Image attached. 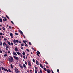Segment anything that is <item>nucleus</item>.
Segmentation results:
<instances>
[{
  "mask_svg": "<svg viewBox=\"0 0 73 73\" xmlns=\"http://www.w3.org/2000/svg\"><path fill=\"white\" fill-rule=\"evenodd\" d=\"M32 49H33V50H35V51H36L35 50V49H34V48L33 47H32Z\"/></svg>",
  "mask_w": 73,
  "mask_h": 73,
  "instance_id": "59",
  "label": "nucleus"
},
{
  "mask_svg": "<svg viewBox=\"0 0 73 73\" xmlns=\"http://www.w3.org/2000/svg\"><path fill=\"white\" fill-rule=\"evenodd\" d=\"M36 53H38V54H40V52H36Z\"/></svg>",
  "mask_w": 73,
  "mask_h": 73,
  "instance_id": "45",
  "label": "nucleus"
},
{
  "mask_svg": "<svg viewBox=\"0 0 73 73\" xmlns=\"http://www.w3.org/2000/svg\"><path fill=\"white\" fill-rule=\"evenodd\" d=\"M5 47H6V48H9V46H8V45H7V46H6Z\"/></svg>",
  "mask_w": 73,
  "mask_h": 73,
  "instance_id": "28",
  "label": "nucleus"
},
{
  "mask_svg": "<svg viewBox=\"0 0 73 73\" xmlns=\"http://www.w3.org/2000/svg\"><path fill=\"white\" fill-rule=\"evenodd\" d=\"M17 53L18 55H20V53L19 52H17Z\"/></svg>",
  "mask_w": 73,
  "mask_h": 73,
  "instance_id": "20",
  "label": "nucleus"
},
{
  "mask_svg": "<svg viewBox=\"0 0 73 73\" xmlns=\"http://www.w3.org/2000/svg\"><path fill=\"white\" fill-rule=\"evenodd\" d=\"M25 52H23L22 53V54H23V55H25Z\"/></svg>",
  "mask_w": 73,
  "mask_h": 73,
  "instance_id": "30",
  "label": "nucleus"
},
{
  "mask_svg": "<svg viewBox=\"0 0 73 73\" xmlns=\"http://www.w3.org/2000/svg\"><path fill=\"white\" fill-rule=\"evenodd\" d=\"M35 69H36L37 70V68L35 67Z\"/></svg>",
  "mask_w": 73,
  "mask_h": 73,
  "instance_id": "61",
  "label": "nucleus"
},
{
  "mask_svg": "<svg viewBox=\"0 0 73 73\" xmlns=\"http://www.w3.org/2000/svg\"><path fill=\"white\" fill-rule=\"evenodd\" d=\"M11 38H13V37L12 36H11Z\"/></svg>",
  "mask_w": 73,
  "mask_h": 73,
  "instance_id": "56",
  "label": "nucleus"
},
{
  "mask_svg": "<svg viewBox=\"0 0 73 73\" xmlns=\"http://www.w3.org/2000/svg\"><path fill=\"white\" fill-rule=\"evenodd\" d=\"M2 28L4 30V31H5V29L4 27H2Z\"/></svg>",
  "mask_w": 73,
  "mask_h": 73,
  "instance_id": "21",
  "label": "nucleus"
},
{
  "mask_svg": "<svg viewBox=\"0 0 73 73\" xmlns=\"http://www.w3.org/2000/svg\"><path fill=\"white\" fill-rule=\"evenodd\" d=\"M35 72L36 73H37V70H36V69L35 70Z\"/></svg>",
  "mask_w": 73,
  "mask_h": 73,
  "instance_id": "34",
  "label": "nucleus"
},
{
  "mask_svg": "<svg viewBox=\"0 0 73 73\" xmlns=\"http://www.w3.org/2000/svg\"><path fill=\"white\" fill-rule=\"evenodd\" d=\"M23 42L24 43H25V40H23Z\"/></svg>",
  "mask_w": 73,
  "mask_h": 73,
  "instance_id": "60",
  "label": "nucleus"
},
{
  "mask_svg": "<svg viewBox=\"0 0 73 73\" xmlns=\"http://www.w3.org/2000/svg\"><path fill=\"white\" fill-rule=\"evenodd\" d=\"M23 58L24 59H25V55H24L23 56Z\"/></svg>",
  "mask_w": 73,
  "mask_h": 73,
  "instance_id": "32",
  "label": "nucleus"
},
{
  "mask_svg": "<svg viewBox=\"0 0 73 73\" xmlns=\"http://www.w3.org/2000/svg\"><path fill=\"white\" fill-rule=\"evenodd\" d=\"M26 50L27 51V52H29V50L28 49H26Z\"/></svg>",
  "mask_w": 73,
  "mask_h": 73,
  "instance_id": "43",
  "label": "nucleus"
},
{
  "mask_svg": "<svg viewBox=\"0 0 73 73\" xmlns=\"http://www.w3.org/2000/svg\"><path fill=\"white\" fill-rule=\"evenodd\" d=\"M1 68L2 70H4V67H1Z\"/></svg>",
  "mask_w": 73,
  "mask_h": 73,
  "instance_id": "40",
  "label": "nucleus"
},
{
  "mask_svg": "<svg viewBox=\"0 0 73 73\" xmlns=\"http://www.w3.org/2000/svg\"><path fill=\"white\" fill-rule=\"evenodd\" d=\"M0 35H1V36H2V33H0Z\"/></svg>",
  "mask_w": 73,
  "mask_h": 73,
  "instance_id": "57",
  "label": "nucleus"
},
{
  "mask_svg": "<svg viewBox=\"0 0 73 73\" xmlns=\"http://www.w3.org/2000/svg\"><path fill=\"white\" fill-rule=\"evenodd\" d=\"M40 65L41 68H43V67L42 66V64H41V63H40Z\"/></svg>",
  "mask_w": 73,
  "mask_h": 73,
  "instance_id": "14",
  "label": "nucleus"
},
{
  "mask_svg": "<svg viewBox=\"0 0 73 73\" xmlns=\"http://www.w3.org/2000/svg\"><path fill=\"white\" fill-rule=\"evenodd\" d=\"M6 17L8 19H9V17L8 16V15H6Z\"/></svg>",
  "mask_w": 73,
  "mask_h": 73,
  "instance_id": "17",
  "label": "nucleus"
},
{
  "mask_svg": "<svg viewBox=\"0 0 73 73\" xmlns=\"http://www.w3.org/2000/svg\"><path fill=\"white\" fill-rule=\"evenodd\" d=\"M13 42L14 44H15L16 42V39H14L13 41Z\"/></svg>",
  "mask_w": 73,
  "mask_h": 73,
  "instance_id": "11",
  "label": "nucleus"
},
{
  "mask_svg": "<svg viewBox=\"0 0 73 73\" xmlns=\"http://www.w3.org/2000/svg\"><path fill=\"white\" fill-rule=\"evenodd\" d=\"M19 66L20 68H21L22 69H23L24 67H23V66L22 65H21V64H19Z\"/></svg>",
  "mask_w": 73,
  "mask_h": 73,
  "instance_id": "6",
  "label": "nucleus"
},
{
  "mask_svg": "<svg viewBox=\"0 0 73 73\" xmlns=\"http://www.w3.org/2000/svg\"><path fill=\"white\" fill-rule=\"evenodd\" d=\"M25 64L26 65H27V64H28V63L27 62H26V61H25Z\"/></svg>",
  "mask_w": 73,
  "mask_h": 73,
  "instance_id": "19",
  "label": "nucleus"
},
{
  "mask_svg": "<svg viewBox=\"0 0 73 73\" xmlns=\"http://www.w3.org/2000/svg\"><path fill=\"white\" fill-rule=\"evenodd\" d=\"M15 35L17 36H18V33H15Z\"/></svg>",
  "mask_w": 73,
  "mask_h": 73,
  "instance_id": "29",
  "label": "nucleus"
},
{
  "mask_svg": "<svg viewBox=\"0 0 73 73\" xmlns=\"http://www.w3.org/2000/svg\"><path fill=\"white\" fill-rule=\"evenodd\" d=\"M29 44L30 45H32V43L30 42H29Z\"/></svg>",
  "mask_w": 73,
  "mask_h": 73,
  "instance_id": "31",
  "label": "nucleus"
},
{
  "mask_svg": "<svg viewBox=\"0 0 73 73\" xmlns=\"http://www.w3.org/2000/svg\"><path fill=\"white\" fill-rule=\"evenodd\" d=\"M32 70H30V72H32Z\"/></svg>",
  "mask_w": 73,
  "mask_h": 73,
  "instance_id": "63",
  "label": "nucleus"
},
{
  "mask_svg": "<svg viewBox=\"0 0 73 73\" xmlns=\"http://www.w3.org/2000/svg\"><path fill=\"white\" fill-rule=\"evenodd\" d=\"M19 32L20 33L21 35H23V32H22L21 30H19Z\"/></svg>",
  "mask_w": 73,
  "mask_h": 73,
  "instance_id": "12",
  "label": "nucleus"
},
{
  "mask_svg": "<svg viewBox=\"0 0 73 73\" xmlns=\"http://www.w3.org/2000/svg\"><path fill=\"white\" fill-rule=\"evenodd\" d=\"M11 45H12V46H13V43L12 42H11Z\"/></svg>",
  "mask_w": 73,
  "mask_h": 73,
  "instance_id": "46",
  "label": "nucleus"
},
{
  "mask_svg": "<svg viewBox=\"0 0 73 73\" xmlns=\"http://www.w3.org/2000/svg\"><path fill=\"white\" fill-rule=\"evenodd\" d=\"M1 68L0 67V72H1Z\"/></svg>",
  "mask_w": 73,
  "mask_h": 73,
  "instance_id": "54",
  "label": "nucleus"
},
{
  "mask_svg": "<svg viewBox=\"0 0 73 73\" xmlns=\"http://www.w3.org/2000/svg\"><path fill=\"white\" fill-rule=\"evenodd\" d=\"M21 47H22V46H23L24 45V43H22L21 44Z\"/></svg>",
  "mask_w": 73,
  "mask_h": 73,
  "instance_id": "16",
  "label": "nucleus"
},
{
  "mask_svg": "<svg viewBox=\"0 0 73 73\" xmlns=\"http://www.w3.org/2000/svg\"><path fill=\"white\" fill-rule=\"evenodd\" d=\"M18 42L19 43V44H21V41H19Z\"/></svg>",
  "mask_w": 73,
  "mask_h": 73,
  "instance_id": "53",
  "label": "nucleus"
},
{
  "mask_svg": "<svg viewBox=\"0 0 73 73\" xmlns=\"http://www.w3.org/2000/svg\"><path fill=\"white\" fill-rule=\"evenodd\" d=\"M13 55H14V56H17V54L15 52H13Z\"/></svg>",
  "mask_w": 73,
  "mask_h": 73,
  "instance_id": "8",
  "label": "nucleus"
},
{
  "mask_svg": "<svg viewBox=\"0 0 73 73\" xmlns=\"http://www.w3.org/2000/svg\"><path fill=\"white\" fill-rule=\"evenodd\" d=\"M0 22H1V23L3 22V19L1 18H0Z\"/></svg>",
  "mask_w": 73,
  "mask_h": 73,
  "instance_id": "15",
  "label": "nucleus"
},
{
  "mask_svg": "<svg viewBox=\"0 0 73 73\" xmlns=\"http://www.w3.org/2000/svg\"><path fill=\"white\" fill-rule=\"evenodd\" d=\"M9 57L10 58H9V60L10 62H12V61L14 60L13 58V57L11 56H9Z\"/></svg>",
  "mask_w": 73,
  "mask_h": 73,
  "instance_id": "1",
  "label": "nucleus"
},
{
  "mask_svg": "<svg viewBox=\"0 0 73 73\" xmlns=\"http://www.w3.org/2000/svg\"><path fill=\"white\" fill-rule=\"evenodd\" d=\"M23 66L25 69H26V68H27V67L26 66V65H25V64H23Z\"/></svg>",
  "mask_w": 73,
  "mask_h": 73,
  "instance_id": "5",
  "label": "nucleus"
},
{
  "mask_svg": "<svg viewBox=\"0 0 73 73\" xmlns=\"http://www.w3.org/2000/svg\"><path fill=\"white\" fill-rule=\"evenodd\" d=\"M8 71L9 72H11V70L10 69H8Z\"/></svg>",
  "mask_w": 73,
  "mask_h": 73,
  "instance_id": "37",
  "label": "nucleus"
},
{
  "mask_svg": "<svg viewBox=\"0 0 73 73\" xmlns=\"http://www.w3.org/2000/svg\"><path fill=\"white\" fill-rule=\"evenodd\" d=\"M45 64H48V63L47 62H45Z\"/></svg>",
  "mask_w": 73,
  "mask_h": 73,
  "instance_id": "48",
  "label": "nucleus"
},
{
  "mask_svg": "<svg viewBox=\"0 0 73 73\" xmlns=\"http://www.w3.org/2000/svg\"><path fill=\"white\" fill-rule=\"evenodd\" d=\"M4 44H5V45L6 46H7V43H6L5 42H4Z\"/></svg>",
  "mask_w": 73,
  "mask_h": 73,
  "instance_id": "27",
  "label": "nucleus"
},
{
  "mask_svg": "<svg viewBox=\"0 0 73 73\" xmlns=\"http://www.w3.org/2000/svg\"><path fill=\"white\" fill-rule=\"evenodd\" d=\"M11 23H12L13 24H14V23H13V21H11Z\"/></svg>",
  "mask_w": 73,
  "mask_h": 73,
  "instance_id": "49",
  "label": "nucleus"
},
{
  "mask_svg": "<svg viewBox=\"0 0 73 73\" xmlns=\"http://www.w3.org/2000/svg\"><path fill=\"white\" fill-rule=\"evenodd\" d=\"M8 53L9 54V53H11V51H10L8 50Z\"/></svg>",
  "mask_w": 73,
  "mask_h": 73,
  "instance_id": "38",
  "label": "nucleus"
},
{
  "mask_svg": "<svg viewBox=\"0 0 73 73\" xmlns=\"http://www.w3.org/2000/svg\"><path fill=\"white\" fill-rule=\"evenodd\" d=\"M7 42L9 45H11V42H9V41H7Z\"/></svg>",
  "mask_w": 73,
  "mask_h": 73,
  "instance_id": "13",
  "label": "nucleus"
},
{
  "mask_svg": "<svg viewBox=\"0 0 73 73\" xmlns=\"http://www.w3.org/2000/svg\"><path fill=\"white\" fill-rule=\"evenodd\" d=\"M14 70L16 73H19V70L17 68H15Z\"/></svg>",
  "mask_w": 73,
  "mask_h": 73,
  "instance_id": "3",
  "label": "nucleus"
},
{
  "mask_svg": "<svg viewBox=\"0 0 73 73\" xmlns=\"http://www.w3.org/2000/svg\"><path fill=\"white\" fill-rule=\"evenodd\" d=\"M13 56L14 57V58L16 60H19V57H17L16 56Z\"/></svg>",
  "mask_w": 73,
  "mask_h": 73,
  "instance_id": "4",
  "label": "nucleus"
},
{
  "mask_svg": "<svg viewBox=\"0 0 73 73\" xmlns=\"http://www.w3.org/2000/svg\"><path fill=\"white\" fill-rule=\"evenodd\" d=\"M15 51L16 52H17L18 51V48H17L16 47L15 48Z\"/></svg>",
  "mask_w": 73,
  "mask_h": 73,
  "instance_id": "10",
  "label": "nucleus"
},
{
  "mask_svg": "<svg viewBox=\"0 0 73 73\" xmlns=\"http://www.w3.org/2000/svg\"><path fill=\"white\" fill-rule=\"evenodd\" d=\"M57 72H59V69L57 70Z\"/></svg>",
  "mask_w": 73,
  "mask_h": 73,
  "instance_id": "55",
  "label": "nucleus"
},
{
  "mask_svg": "<svg viewBox=\"0 0 73 73\" xmlns=\"http://www.w3.org/2000/svg\"><path fill=\"white\" fill-rule=\"evenodd\" d=\"M33 61L34 62H35V60L34 59H33Z\"/></svg>",
  "mask_w": 73,
  "mask_h": 73,
  "instance_id": "36",
  "label": "nucleus"
},
{
  "mask_svg": "<svg viewBox=\"0 0 73 73\" xmlns=\"http://www.w3.org/2000/svg\"><path fill=\"white\" fill-rule=\"evenodd\" d=\"M4 19H5V21H7V18H6V17H4Z\"/></svg>",
  "mask_w": 73,
  "mask_h": 73,
  "instance_id": "33",
  "label": "nucleus"
},
{
  "mask_svg": "<svg viewBox=\"0 0 73 73\" xmlns=\"http://www.w3.org/2000/svg\"><path fill=\"white\" fill-rule=\"evenodd\" d=\"M3 46H5V45H4V43H3Z\"/></svg>",
  "mask_w": 73,
  "mask_h": 73,
  "instance_id": "58",
  "label": "nucleus"
},
{
  "mask_svg": "<svg viewBox=\"0 0 73 73\" xmlns=\"http://www.w3.org/2000/svg\"><path fill=\"white\" fill-rule=\"evenodd\" d=\"M43 69L45 71H46V70H47L46 69V68H44Z\"/></svg>",
  "mask_w": 73,
  "mask_h": 73,
  "instance_id": "22",
  "label": "nucleus"
},
{
  "mask_svg": "<svg viewBox=\"0 0 73 73\" xmlns=\"http://www.w3.org/2000/svg\"><path fill=\"white\" fill-rule=\"evenodd\" d=\"M9 28L10 29H11V28H12V29H13V27H11V26H9Z\"/></svg>",
  "mask_w": 73,
  "mask_h": 73,
  "instance_id": "35",
  "label": "nucleus"
},
{
  "mask_svg": "<svg viewBox=\"0 0 73 73\" xmlns=\"http://www.w3.org/2000/svg\"><path fill=\"white\" fill-rule=\"evenodd\" d=\"M2 52H5V50H2Z\"/></svg>",
  "mask_w": 73,
  "mask_h": 73,
  "instance_id": "47",
  "label": "nucleus"
},
{
  "mask_svg": "<svg viewBox=\"0 0 73 73\" xmlns=\"http://www.w3.org/2000/svg\"><path fill=\"white\" fill-rule=\"evenodd\" d=\"M25 46H27V47H28V46L27 44H25Z\"/></svg>",
  "mask_w": 73,
  "mask_h": 73,
  "instance_id": "41",
  "label": "nucleus"
},
{
  "mask_svg": "<svg viewBox=\"0 0 73 73\" xmlns=\"http://www.w3.org/2000/svg\"><path fill=\"white\" fill-rule=\"evenodd\" d=\"M47 73H50V72H51L50 70L49 69L47 70Z\"/></svg>",
  "mask_w": 73,
  "mask_h": 73,
  "instance_id": "7",
  "label": "nucleus"
},
{
  "mask_svg": "<svg viewBox=\"0 0 73 73\" xmlns=\"http://www.w3.org/2000/svg\"><path fill=\"white\" fill-rule=\"evenodd\" d=\"M51 70L52 71V73H54V72H53V70H52L51 69Z\"/></svg>",
  "mask_w": 73,
  "mask_h": 73,
  "instance_id": "51",
  "label": "nucleus"
},
{
  "mask_svg": "<svg viewBox=\"0 0 73 73\" xmlns=\"http://www.w3.org/2000/svg\"><path fill=\"white\" fill-rule=\"evenodd\" d=\"M21 49H22L23 50V47H21Z\"/></svg>",
  "mask_w": 73,
  "mask_h": 73,
  "instance_id": "62",
  "label": "nucleus"
},
{
  "mask_svg": "<svg viewBox=\"0 0 73 73\" xmlns=\"http://www.w3.org/2000/svg\"><path fill=\"white\" fill-rule=\"evenodd\" d=\"M10 35L11 36H13V34L12 33L10 34Z\"/></svg>",
  "mask_w": 73,
  "mask_h": 73,
  "instance_id": "23",
  "label": "nucleus"
},
{
  "mask_svg": "<svg viewBox=\"0 0 73 73\" xmlns=\"http://www.w3.org/2000/svg\"><path fill=\"white\" fill-rule=\"evenodd\" d=\"M0 45H1V46L3 45V43H2V42H0Z\"/></svg>",
  "mask_w": 73,
  "mask_h": 73,
  "instance_id": "26",
  "label": "nucleus"
},
{
  "mask_svg": "<svg viewBox=\"0 0 73 73\" xmlns=\"http://www.w3.org/2000/svg\"><path fill=\"white\" fill-rule=\"evenodd\" d=\"M4 70L6 72H7L8 70L6 68H4Z\"/></svg>",
  "mask_w": 73,
  "mask_h": 73,
  "instance_id": "25",
  "label": "nucleus"
},
{
  "mask_svg": "<svg viewBox=\"0 0 73 73\" xmlns=\"http://www.w3.org/2000/svg\"><path fill=\"white\" fill-rule=\"evenodd\" d=\"M3 21H5V19H3Z\"/></svg>",
  "mask_w": 73,
  "mask_h": 73,
  "instance_id": "64",
  "label": "nucleus"
},
{
  "mask_svg": "<svg viewBox=\"0 0 73 73\" xmlns=\"http://www.w3.org/2000/svg\"><path fill=\"white\" fill-rule=\"evenodd\" d=\"M36 65H39V64L38 63V61H37V60H36Z\"/></svg>",
  "mask_w": 73,
  "mask_h": 73,
  "instance_id": "9",
  "label": "nucleus"
},
{
  "mask_svg": "<svg viewBox=\"0 0 73 73\" xmlns=\"http://www.w3.org/2000/svg\"><path fill=\"white\" fill-rule=\"evenodd\" d=\"M3 56L4 57H6V56H7V54H5Z\"/></svg>",
  "mask_w": 73,
  "mask_h": 73,
  "instance_id": "24",
  "label": "nucleus"
},
{
  "mask_svg": "<svg viewBox=\"0 0 73 73\" xmlns=\"http://www.w3.org/2000/svg\"><path fill=\"white\" fill-rule=\"evenodd\" d=\"M7 40V39H6L5 38H4V40L5 41H6V40Z\"/></svg>",
  "mask_w": 73,
  "mask_h": 73,
  "instance_id": "44",
  "label": "nucleus"
},
{
  "mask_svg": "<svg viewBox=\"0 0 73 73\" xmlns=\"http://www.w3.org/2000/svg\"><path fill=\"white\" fill-rule=\"evenodd\" d=\"M40 73H42V71L41 70H40Z\"/></svg>",
  "mask_w": 73,
  "mask_h": 73,
  "instance_id": "50",
  "label": "nucleus"
},
{
  "mask_svg": "<svg viewBox=\"0 0 73 73\" xmlns=\"http://www.w3.org/2000/svg\"><path fill=\"white\" fill-rule=\"evenodd\" d=\"M11 68L12 69H13V67L12 64H11Z\"/></svg>",
  "mask_w": 73,
  "mask_h": 73,
  "instance_id": "18",
  "label": "nucleus"
},
{
  "mask_svg": "<svg viewBox=\"0 0 73 73\" xmlns=\"http://www.w3.org/2000/svg\"><path fill=\"white\" fill-rule=\"evenodd\" d=\"M16 42H17V43L19 42V40H16Z\"/></svg>",
  "mask_w": 73,
  "mask_h": 73,
  "instance_id": "39",
  "label": "nucleus"
},
{
  "mask_svg": "<svg viewBox=\"0 0 73 73\" xmlns=\"http://www.w3.org/2000/svg\"><path fill=\"white\" fill-rule=\"evenodd\" d=\"M28 64L29 66H30V67H32V64H31V62L29 60H28L27 61Z\"/></svg>",
  "mask_w": 73,
  "mask_h": 73,
  "instance_id": "2",
  "label": "nucleus"
},
{
  "mask_svg": "<svg viewBox=\"0 0 73 73\" xmlns=\"http://www.w3.org/2000/svg\"><path fill=\"white\" fill-rule=\"evenodd\" d=\"M0 53H2V51L1 50H0Z\"/></svg>",
  "mask_w": 73,
  "mask_h": 73,
  "instance_id": "52",
  "label": "nucleus"
},
{
  "mask_svg": "<svg viewBox=\"0 0 73 73\" xmlns=\"http://www.w3.org/2000/svg\"><path fill=\"white\" fill-rule=\"evenodd\" d=\"M37 55L38 56H39V57H40V55H39V54H38V53H36Z\"/></svg>",
  "mask_w": 73,
  "mask_h": 73,
  "instance_id": "42",
  "label": "nucleus"
}]
</instances>
